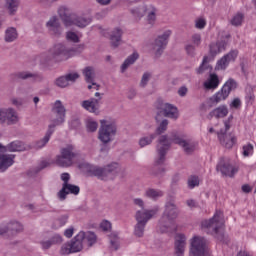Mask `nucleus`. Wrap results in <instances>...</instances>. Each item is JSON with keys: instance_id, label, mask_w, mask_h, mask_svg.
<instances>
[{"instance_id": "obj_1", "label": "nucleus", "mask_w": 256, "mask_h": 256, "mask_svg": "<svg viewBox=\"0 0 256 256\" xmlns=\"http://www.w3.org/2000/svg\"><path fill=\"white\" fill-rule=\"evenodd\" d=\"M171 141L182 147L186 155H191V153L197 149V143L195 141L189 139L185 140L181 138L177 132H172L170 137H167V135L160 136L157 145L158 159L155 161V165L152 168V175H155V177H163V175H165V168L161 165L165 163V155H167V151L171 149Z\"/></svg>"}, {"instance_id": "obj_2", "label": "nucleus", "mask_w": 256, "mask_h": 256, "mask_svg": "<svg viewBox=\"0 0 256 256\" xmlns=\"http://www.w3.org/2000/svg\"><path fill=\"white\" fill-rule=\"evenodd\" d=\"M85 49V44H79L77 47L68 49L63 43L55 44L49 51L42 53L39 56L40 63L42 65H47L50 61H67L71 57V52L81 53Z\"/></svg>"}, {"instance_id": "obj_3", "label": "nucleus", "mask_w": 256, "mask_h": 256, "mask_svg": "<svg viewBox=\"0 0 256 256\" xmlns=\"http://www.w3.org/2000/svg\"><path fill=\"white\" fill-rule=\"evenodd\" d=\"M58 15L65 27L74 26L79 27V29H85L91 23V18L71 13V10L65 6L58 9Z\"/></svg>"}, {"instance_id": "obj_4", "label": "nucleus", "mask_w": 256, "mask_h": 256, "mask_svg": "<svg viewBox=\"0 0 256 256\" xmlns=\"http://www.w3.org/2000/svg\"><path fill=\"white\" fill-rule=\"evenodd\" d=\"M179 213V207H177V204H175L174 201L166 202L165 210L163 212L162 218L159 221L162 232L175 227V219L179 217Z\"/></svg>"}, {"instance_id": "obj_5", "label": "nucleus", "mask_w": 256, "mask_h": 256, "mask_svg": "<svg viewBox=\"0 0 256 256\" xmlns=\"http://www.w3.org/2000/svg\"><path fill=\"white\" fill-rule=\"evenodd\" d=\"M159 212V208L156 207L151 210H138L136 212L135 218L137 221V224L135 226L134 234L136 237H143L145 233V226L150 221V219H153L155 215Z\"/></svg>"}, {"instance_id": "obj_6", "label": "nucleus", "mask_w": 256, "mask_h": 256, "mask_svg": "<svg viewBox=\"0 0 256 256\" xmlns=\"http://www.w3.org/2000/svg\"><path fill=\"white\" fill-rule=\"evenodd\" d=\"M202 227L208 229L218 241H223V212L216 211L213 218L202 222Z\"/></svg>"}, {"instance_id": "obj_7", "label": "nucleus", "mask_w": 256, "mask_h": 256, "mask_svg": "<svg viewBox=\"0 0 256 256\" xmlns=\"http://www.w3.org/2000/svg\"><path fill=\"white\" fill-rule=\"evenodd\" d=\"M191 256H212L209 250V241L203 236H194L191 239Z\"/></svg>"}, {"instance_id": "obj_8", "label": "nucleus", "mask_w": 256, "mask_h": 256, "mask_svg": "<svg viewBox=\"0 0 256 256\" xmlns=\"http://www.w3.org/2000/svg\"><path fill=\"white\" fill-rule=\"evenodd\" d=\"M156 109V121H159L160 117H167L168 119H178L179 110L173 104L165 103L158 100L155 104Z\"/></svg>"}, {"instance_id": "obj_9", "label": "nucleus", "mask_w": 256, "mask_h": 256, "mask_svg": "<svg viewBox=\"0 0 256 256\" xmlns=\"http://www.w3.org/2000/svg\"><path fill=\"white\" fill-rule=\"evenodd\" d=\"M75 158H77L75 147L68 145L60 150V155L56 157V165L58 167H71Z\"/></svg>"}, {"instance_id": "obj_10", "label": "nucleus", "mask_w": 256, "mask_h": 256, "mask_svg": "<svg viewBox=\"0 0 256 256\" xmlns=\"http://www.w3.org/2000/svg\"><path fill=\"white\" fill-rule=\"evenodd\" d=\"M67 110L61 100H56L52 107V116H51V124L49 127L55 130L59 125H63L65 123V115Z\"/></svg>"}, {"instance_id": "obj_11", "label": "nucleus", "mask_w": 256, "mask_h": 256, "mask_svg": "<svg viewBox=\"0 0 256 256\" xmlns=\"http://www.w3.org/2000/svg\"><path fill=\"white\" fill-rule=\"evenodd\" d=\"M237 87V82L230 78L222 87L221 91H218L216 94H214L212 97H210V102L213 105H217V103H221V101H225L227 97L231 94V91H235V88Z\"/></svg>"}, {"instance_id": "obj_12", "label": "nucleus", "mask_w": 256, "mask_h": 256, "mask_svg": "<svg viewBox=\"0 0 256 256\" xmlns=\"http://www.w3.org/2000/svg\"><path fill=\"white\" fill-rule=\"evenodd\" d=\"M229 129H231V125L228 121H225L224 128L220 129V131L217 132V135L222 147L233 149V146L237 143V137L233 134H227Z\"/></svg>"}, {"instance_id": "obj_13", "label": "nucleus", "mask_w": 256, "mask_h": 256, "mask_svg": "<svg viewBox=\"0 0 256 256\" xmlns=\"http://www.w3.org/2000/svg\"><path fill=\"white\" fill-rule=\"evenodd\" d=\"M169 37H171V30H167L162 35H159L154 40V43L151 44L152 51H154L157 57H161V55H163V51H165V48L169 43Z\"/></svg>"}, {"instance_id": "obj_14", "label": "nucleus", "mask_w": 256, "mask_h": 256, "mask_svg": "<svg viewBox=\"0 0 256 256\" xmlns=\"http://www.w3.org/2000/svg\"><path fill=\"white\" fill-rule=\"evenodd\" d=\"M101 128L99 130V139L102 143H110L111 138L117 133L115 124H107V120H101Z\"/></svg>"}, {"instance_id": "obj_15", "label": "nucleus", "mask_w": 256, "mask_h": 256, "mask_svg": "<svg viewBox=\"0 0 256 256\" xmlns=\"http://www.w3.org/2000/svg\"><path fill=\"white\" fill-rule=\"evenodd\" d=\"M46 29L50 37L59 39L63 35V26L61 25V20L57 16H52L46 22Z\"/></svg>"}, {"instance_id": "obj_16", "label": "nucleus", "mask_w": 256, "mask_h": 256, "mask_svg": "<svg viewBox=\"0 0 256 256\" xmlns=\"http://www.w3.org/2000/svg\"><path fill=\"white\" fill-rule=\"evenodd\" d=\"M216 170L220 171L226 177H235V174L239 171L237 167L231 164V160L225 158L220 160L216 166Z\"/></svg>"}, {"instance_id": "obj_17", "label": "nucleus", "mask_w": 256, "mask_h": 256, "mask_svg": "<svg viewBox=\"0 0 256 256\" xmlns=\"http://www.w3.org/2000/svg\"><path fill=\"white\" fill-rule=\"evenodd\" d=\"M229 39H231V34H226L217 42L211 43L209 46L210 55H212V57H216V55H219V53L225 51L227 49V45H229Z\"/></svg>"}, {"instance_id": "obj_18", "label": "nucleus", "mask_w": 256, "mask_h": 256, "mask_svg": "<svg viewBox=\"0 0 256 256\" xmlns=\"http://www.w3.org/2000/svg\"><path fill=\"white\" fill-rule=\"evenodd\" d=\"M19 121L17 117V112L12 108L0 109V123L6 125H15Z\"/></svg>"}, {"instance_id": "obj_19", "label": "nucleus", "mask_w": 256, "mask_h": 256, "mask_svg": "<svg viewBox=\"0 0 256 256\" xmlns=\"http://www.w3.org/2000/svg\"><path fill=\"white\" fill-rule=\"evenodd\" d=\"M239 55L238 50H231L228 54L224 55L216 64V71H225L229 67L230 61H235Z\"/></svg>"}, {"instance_id": "obj_20", "label": "nucleus", "mask_w": 256, "mask_h": 256, "mask_svg": "<svg viewBox=\"0 0 256 256\" xmlns=\"http://www.w3.org/2000/svg\"><path fill=\"white\" fill-rule=\"evenodd\" d=\"M80 191L81 189L77 185H73L70 183H63L62 189L58 192V197L60 201H65L69 193H71L72 195H79Z\"/></svg>"}, {"instance_id": "obj_21", "label": "nucleus", "mask_w": 256, "mask_h": 256, "mask_svg": "<svg viewBox=\"0 0 256 256\" xmlns=\"http://www.w3.org/2000/svg\"><path fill=\"white\" fill-rule=\"evenodd\" d=\"M185 247H187V237L185 234H176L175 236V256H185Z\"/></svg>"}, {"instance_id": "obj_22", "label": "nucleus", "mask_w": 256, "mask_h": 256, "mask_svg": "<svg viewBox=\"0 0 256 256\" xmlns=\"http://www.w3.org/2000/svg\"><path fill=\"white\" fill-rule=\"evenodd\" d=\"M5 153H7V151H3V149L0 148V173H5V171H7V169L13 165V163H15L13 160L15 159V155Z\"/></svg>"}, {"instance_id": "obj_23", "label": "nucleus", "mask_w": 256, "mask_h": 256, "mask_svg": "<svg viewBox=\"0 0 256 256\" xmlns=\"http://www.w3.org/2000/svg\"><path fill=\"white\" fill-rule=\"evenodd\" d=\"M11 81H18V79H32V81H43V75L31 72H18L10 75Z\"/></svg>"}, {"instance_id": "obj_24", "label": "nucleus", "mask_w": 256, "mask_h": 256, "mask_svg": "<svg viewBox=\"0 0 256 256\" xmlns=\"http://www.w3.org/2000/svg\"><path fill=\"white\" fill-rule=\"evenodd\" d=\"M3 229V235L7 233V235L13 237V235H17V233H21L23 231V225L19 222H10L6 226L1 227Z\"/></svg>"}, {"instance_id": "obj_25", "label": "nucleus", "mask_w": 256, "mask_h": 256, "mask_svg": "<svg viewBox=\"0 0 256 256\" xmlns=\"http://www.w3.org/2000/svg\"><path fill=\"white\" fill-rule=\"evenodd\" d=\"M99 103H101V98H91L90 100L82 101L81 106L89 113H97L99 111Z\"/></svg>"}, {"instance_id": "obj_26", "label": "nucleus", "mask_w": 256, "mask_h": 256, "mask_svg": "<svg viewBox=\"0 0 256 256\" xmlns=\"http://www.w3.org/2000/svg\"><path fill=\"white\" fill-rule=\"evenodd\" d=\"M86 171L90 175L94 177H98V179L107 178V172L105 171V167L93 166L90 164H86Z\"/></svg>"}, {"instance_id": "obj_27", "label": "nucleus", "mask_w": 256, "mask_h": 256, "mask_svg": "<svg viewBox=\"0 0 256 256\" xmlns=\"http://www.w3.org/2000/svg\"><path fill=\"white\" fill-rule=\"evenodd\" d=\"M82 73L85 77L86 83H91L92 85H94V87H96V91H99L100 86L95 83V68H93L92 66L85 67L82 70Z\"/></svg>"}, {"instance_id": "obj_28", "label": "nucleus", "mask_w": 256, "mask_h": 256, "mask_svg": "<svg viewBox=\"0 0 256 256\" xmlns=\"http://www.w3.org/2000/svg\"><path fill=\"white\" fill-rule=\"evenodd\" d=\"M83 235L82 237V242L84 243V245H87V247H93V245H95L97 243V235L95 234V232H91V231H87V232H83L80 231L78 233V235Z\"/></svg>"}, {"instance_id": "obj_29", "label": "nucleus", "mask_w": 256, "mask_h": 256, "mask_svg": "<svg viewBox=\"0 0 256 256\" xmlns=\"http://www.w3.org/2000/svg\"><path fill=\"white\" fill-rule=\"evenodd\" d=\"M227 115H229V109L226 105H221L216 109L212 110L207 117L208 119H212L213 117H215L216 119H223V117H227Z\"/></svg>"}, {"instance_id": "obj_30", "label": "nucleus", "mask_w": 256, "mask_h": 256, "mask_svg": "<svg viewBox=\"0 0 256 256\" xmlns=\"http://www.w3.org/2000/svg\"><path fill=\"white\" fill-rule=\"evenodd\" d=\"M0 149H3V151H10V153H15V152H21L25 151V145L21 141H14L8 144L7 146H2L0 144Z\"/></svg>"}, {"instance_id": "obj_31", "label": "nucleus", "mask_w": 256, "mask_h": 256, "mask_svg": "<svg viewBox=\"0 0 256 256\" xmlns=\"http://www.w3.org/2000/svg\"><path fill=\"white\" fill-rule=\"evenodd\" d=\"M121 37H123V30L121 28H115L110 33V42L112 47L117 48L121 45Z\"/></svg>"}, {"instance_id": "obj_32", "label": "nucleus", "mask_w": 256, "mask_h": 256, "mask_svg": "<svg viewBox=\"0 0 256 256\" xmlns=\"http://www.w3.org/2000/svg\"><path fill=\"white\" fill-rule=\"evenodd\" d=\"M83 234H77L71 241L70 246L72 247V252L79 253V251L83 250Z\"/></svg>"}, {"instance_id": "obj_33", "label": "nucleus", "mask_w": 256, "mask_h": 256, "mask_svg": "<svg viewBox=\"0 0 256 256\" xmlns=\"http://www.w3.org/2000/svg\"><path fill=\"white\" fill-rule=\"evenodd\" d=\"M55 133V130L53 129V126H48V130L44 136V138L38 142H36L35 149H43L49 143V139H51V136Z\"/></svg>"}, {"instance_id": "obj_34", "label": "nucleus", "mask_w": 256, "mask_h": 256, "mask_svg": "<svg viewBox=\"0 0 256 256\" xmlns=\"http://www.w3.org/2000/svg\"><path fill=\"white\" fill-rule=\"evenodd\" d=\"M157 12L158 10L153 5L146 7L145 13L147 15L149 25H155V21H157Z\"/></svg>"}, {"instance_id": "obj_35", "label": "nucleus", "mask_w": 256, "mask_h": 256, "mask_svg": "<svg viewBox=\"0 0 256 256\" xmlns=\"http://www.w3.org/2000/svg\"><path fill=\"white\" fill-rule=\"evenodd\" d=\"M20 4V0H5V9L8 11L9 15H15Z\"/></svg>"}, {"instance_id": "obj_36", "label": "nucleus", "mask_w": 256, "mask_h": 256, "mask_svg": "<svg viewBox=\"0 0 256 256\" xmlns=\"http://www.w3.org/2000/svg\"><path fill=\"white\" fill-rule=\"evenodd\" d=\"M164 195L165 193L159 189L148 188L145 191V197H148V199H152V201H157V199L163 197Z\"/></svg>"}, {"instance_id": "obj_37", "label": "nucleus", "mask_w": 256, "mask_h": 256, "mask_svg": "<svg viewBox=\"0 0 256 256\" xmlns=\"http://www.w3.org/2000/svg\"><path fill=\"white\" fill-rule=\"evenodd\" d=\"M205 89H217L219 87V76L217 74H210L208 81L204 83Z\"/></svg>"}, {"instance_id": "obj_38", "label": "nucleus", "mask_w": 256, "mask_h": 256, "mask_svg": "<svg viewBox=\"0 0 256 256\" xmlns=\"http://www.w3.org/2000/svg\"><path fill=\"white\" fill-rule=\"evenodd\" d=\"M138 59H139V53L137 52H134L133 54L128 56V59H126L121 66L122 73H125V71L129 69L130 65H133V63H135V61H137Z\"/></svg>"}, {"instance_id": "obj_39", "label": "nucleus", "mask_w": 256, "mask_h": 256, "mask_svg": "<svg viewBox=\"0 0 256 256\" xmlns=\"http://www.w3.org/2000/svg\"><path fill=\"white\" fill-rule=\"evenodd\" d=\"M18 37L17 29L14 27H10L5 31L4 41L6 43H13Z\"/></svg>"}, {"instance_id": "obj_40", "label": "nucleus", "mask_w": 256, "mask_h": 256, "mask_svg": "<svg viewBox=\"0 0 256 256\" xmlns=\"http://www.w3.org/2000/svg\"><path fill=\"white\" fill-rule=\"evenodd\" d=\"M245 19V15L241 12L236 13L232 19L230 20L231 25L233 27H241L243 25V20Z\"/></svg>"}, {"instance_id": "obj_41", "label": "nucleus", "mask_w": 256, "mask_h": 256, "mask_svg": "<svg viewBox=\"0 0 256 256\" xmlns=\"http://www.w3.org/2000/svg\"><path fill=\"white\" fill-rule=\"evenodd\" d=\"M69 220V215L63 214L59 216L53 223V229H59V227H63V225L67 224Z\"/></svg>"}, {"instance_id": "obj_42", "label": "nucleus", "mask_w": 256, "mask_h": 256, "mask_svg": "<svg viewBox=\"0 0 256 256\" xmlns=\"http://www.w3.org/2000/svg\"><path fill=\"white\" fill-rule=\"evenodd\" d=\"M145 10H146V7L142 6L139 8H134L130 11L133 17L136 19V21H140V19L145 16Z\"/></svg>"}, {"instance_id": "obj_43", "label": "nucleus", "mask_w": 256, "mask_h": 256, "mask_svg": "<svg viewBox=\"0 0 256 256\" xmlns=\"http://www.w3.org/2000/svg\"><path fill=\"white\" fill-rule=\"evenodd\" d=\"M157 137L155 134H150L149 136H144L140 138L139 140V146L140 147H147V145H151L153 143V140Z\"/></svg>"}, {"instance_id": "obj_44", "label": "nucleus", "mask_w": 256, "mask_h": 256, "mask_svg": "<svg viewBox=\"0 0 256 256\" xmlns=\"http://www.w3.org/2000/svg\"><path fill=\"white\" fill-rule=\"evenodd\" d=\"M55 85L61 89H64V87H69V82L65 76H61L55 80Z\"/></svg>"}, {"instance_id": "obj_45", "label": "nucleus", "mask_w": 256, "mask_h": 256, "mask_svg": "<svg viewBox=\"0 0 256 256\" xmlns=\"http://www.w3.org/2000/svg\"><path fill=\"white\" fill-rule=\"evenodd\" d=\"M71 253H75V252H73V248L71 247V243L68 242L66 244H63L61 249H60V254L61 255H71Z\"/></svg>"}, {"instance_id": "obj_46", "label": "nucleus", "mask_w": 256, "mask_h": 256, "mask_svg": "<svg viewBox=\"0 0 256 256\" xmlns=\"http://www.w3.org/2000/svg\"><path fill=\"white\" fill-rule=\"evenodd\" d=\"M208 62H209V57L204 56L202 64L198 68L197 73H199V74L205 73V71H207V69H209V64H207Z\"/></svg>"}, {"instance_id": "obj_47", "label": "nucleus", "mask_w": 256, "mask_h": 256, "mask_svg": "<svg viewBox=\"0 0 256 256\" xmlns=\"http://www.w3.org/2000/svg\"><path fill=\"white\" fill-rule=\"evenodd\" d=\"M169 125V120L164 119L160 123L159 127L156 130L157 135H162L163 132L167 131V127Z\"/></svg>"}, {"instance_id": "obj_48", "label": "nucleus", "mask_w": 256, "mask_h": 256, "mask_svg": "<svg viewBox=\"0 0 256 256\" xmlns=\"http://www.w3.org/2000/svg\"><path fill=\"white\" fill-rule=\"evenodd\" d=\"M66 39L67 41H71L72 43H79V36L73 31H68L66 33Z\"/></svg>"}, {"instance_id": "obj_49", "label": "nucleus", "mask_w": 256, "mask_h": 256, "mask_svg": "<svg viewBox=\"0 0 256 256\" xmlns=\"http://www.w3.org/2000/svg\"><path fill=\"white\" fill-rule=\"evenodd\" d=\"M198 185H199V177L191 176L188 179V187H189V189H195V187H198Z\"/></svg>"}, {"instance_id": "obj_50", "label": "nucleus", "mask_w": 256, "mask_h": 256, "mask_svg": "<svg viewBox=\"0 0 256 256\" xmlns=\"http://www.w3.org/2000/svg\"><path fill=\"white\" fill-rule=\"evenodd\" d=\"M118 167H119V164H117V163H113L108 166H105L104 171L106 172V177H108L109 174H111V173H115V171H117Z\"/></svg>"}, {"instance_id": "obj_51", "label": "nucleus", "mask_w": 256, "mask_h": 256, "mask_svg": "<svg viewBox=\"0 0 256 256\" xmlns=\"http://www.w3.org/2000/svg\"><path fill=\"white\" fill-rule=\"evenodd\" d=\"M191 43L192 45H194L195 47H199L201 45V34L199 33H195L191 36Z\"/></svg>"}, {"instance_id": "obj_52", "label": "nucleus", "mask_w": 256, "mask_h": 256, "mask_svg": "<svg viewBox=\"0 0 256 256\" xmlns=\"http://www.w3.org/2000/svg\"><path fill=\"white\" fill-rule=\"evenodd\" d=\"M151 79V73L145 72L140 81V87H147V83H149Z\"/></svg>"}, {"instance_id": "obj_53", "label": "nucleus", "mask_w": 256, "mask_h": 256, "mask_svg": "<svg viewBox=\"0 0 256 256\" xmlns=\"http://www.w3.org/2000/svg\"><path fill=\"white\" fill-rule=\"evenodd\" d=\"M197 49V46H195L194 44H187L185 46V50L187 55H189L190 57H195V51Z\"/></svg>"}, {"instance_id": "obj_54", "label": "nucleus", "mask_w": 256, "mask_h": 256, "mask_svg": "<svg viewBox=\"0 0 256 256\" xmlns=\"http://www.w3.org/2000/svg\"><path fill=\"white\" fill-rule=\"evenodd\" d=\"M65 78H66V81H68V83H69V81L71 83H75L79 79V73L74 72V73L66 74Z\"/></svg>"}, {"instance_id": "obj_55", "label": "nucleus", "mask_w": 256, "mask_h": 256, "mask_svg": "<svg viewBox=\"0 0 256 256\" xmlns=\"http://www.w3.org/2000/svg\"><path fill=\"white\" fill-rule=\"evenodd\" d=\"M97 127H99V124L97 122L90 120L87 122V129L90 131V133H95L97 131Z\"/></svg>"}, {"instance_id": "obj_56", "label": "nucleus", "mask_w": 256, "mask_h": 256, "mask_svg": "<svg viewBox=\"0 0 256 256\" xmlns=\"http://www.w3.org/2000/svg\"><path fill=\"white\" fill-rule=\"evenodd\" d=\"M52 245H61L63 243V237L59 234H55L51 239H50Z\"/></svg>"}, {"instance_id": "obj_57", "label": "nucleus", "mask_w": 256, "mask_h": 256, "mask_svg": "<svg viewBox=\"0 0 256 256\" xmlns=\"http://www.w3.org/2000/svg\"><path fill=\"white\" fill-rule=\"evenodd\" d=\"M253 153V145L248 144L246 146H243V155L244 157H249Z\"/></svg>"}, {"instance_id": "obj_58", "label": "nucleus", "mask_w": 256, "mask_h": 256, "mask_svg": "<svg viewBox=\"0 0 256 256\" xmlns=\"http://www.w3.org/2000/svg\"><path fill=\"white\" fill-rule=\"evenodd\" d=\"M100 229H102V231H111V222L107 220L102 221L100 224Z\"/></svg>"}, {"instance_id": "obj_59", "label": "nucleus", "mask_w": 256, "mask_h": 256, "mask_svg": "<svg viewBox=\"0 0 256 256\" xmlns=\"http://www.w3.org/2000/svg\"><path fill=\"white\" fill-rule=\"evenodd\" d=\"M205 25H207L205 19L200 18L196 21L195 27L196 29H205Z\"/></svg>"}, {"instance_id": "obj_60", "label": "nucleus", "mask_w": 256, "mask_h": 256, "mask_svg": "<svg viewBox=\"0 0 256 256\" xmlns=\"http://www.w3.org/2000/svg\"><path fill=\"white\" fill-rule=\"evenodd\" d=\"M230 107H232L233 109H239V107H241V99L235 98L230 104Z\"/></svg>"}, {"instance_id": "obj_61", "label": "nucleus", "mask_w": 256, "mask_h": 256, "mask_svg": "<svg viewBox=\"0 0 256 256\" xmlns=\"http://www.w3.org/2000/svg\"><path fill=\"white\" fill-rule=\"evenodd\" d=\"M188 91H189V90L187 89V87L182 86V87H180V88L178 89V95H179L180 97H185V95H187Z\"/></svg>"}, {"instance_id": "obj_62", "label": "nucleus", "mask_w": 256, "mask_h": 256, "mask_svg": "<svg viewBox=\"0 0 256 256\" xmlns=\"http://www.w3.org/2000/svg\"><path fill=\"white\" fill-rule=\"evenodd\" d=\"M133 203H134V205H137L138 207H141L142 209H143V207H145V202L141 198H135L133 200Z\"/></svg>"}, {"instance_id": "obj_63", "label": "nucleus", "mask_w": 256, "mask_h": 256, "mask_svg": "<svg viewBox=\"0 0 256 256\" xmlns=\"http://www.w3.org/2000/svg\"><path fill=\"white\" fill-rule=\"evenodd\" d=\"M40 245H42V249H51L53 243L51 242V240H48L40 242Z\"/></svg>"}, {"instance_id": "obj_64", "label": "nucleus", "mask_w": 256, "mask_h": 256, "mask_svg": "<svg viewBox=\"0 0 256 256\" xmlns=\"http://www.w3.org/2000/svg\"><path fill=\"white\" fill-rule=\"evenodd\" d=\"M111 243V248L114 249V251H117V249H119V239L114 238L112 241H110Z\"/></svg>"}]
</instances>
